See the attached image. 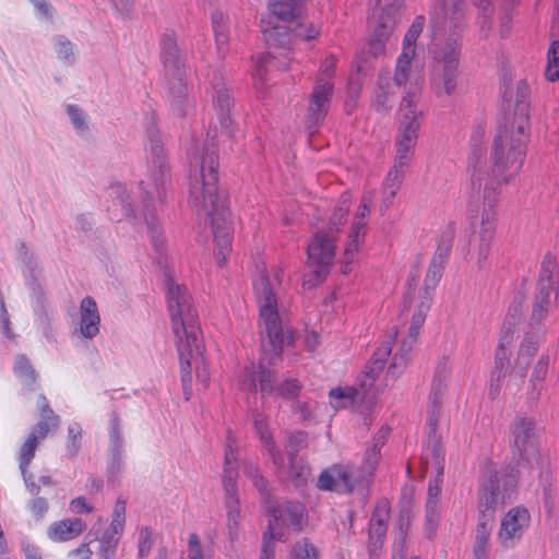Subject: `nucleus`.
Segmentation results:
<instances>
[{
	"mask_svg": "<svg viewBox=\"0 0 559 559\" xmlns=\"http://www.w3.org/2000/svg\"><path fill=\"white\" fill-rule=\"evenodd\" d=\"M502 100L511 107L514 102V112L506 114L503 126L499 127L492 142L491 159L493 170L490 175L486 163V150L477 143L476 134L472 136V150L468 158L473 202L478 203L484 194L490 193L497 199L496 190L502 182L518 174L522 168L528 139L530 86L524 80L513 86L511 79H502Z\"/></svg>",
	"mask_w": 559,
	"mask_h": 559,
	"instance_id": "f257e3e1",
	"label": "nucleus"
},
{
	"mask_svg": "<svg viewBox=\"0 0 559 559\" xmlns=\"http://www.w3.org/2000/svg\"><path fill=\"white\" fill-rule=\"evenodd\" d=\"M281 270L261 271L253 281L255 299L259 305V328L261 335L262 358L258 365L252 364L243 369L240 378V388L243 391L257 392L262 396L276 394L284 400L298 396L302 385L298 379L287 378L276 385L275 373L265 367L264 362L272 365L278 358L286 345L293 343V331L281 320L276 289L281 286Z\"/></svg>",
	"mask_w": 559,
	"mask_h": 559,
	"instance_id": "f03ea898",
	"label": "nucleus"
},
{
	"mask_svg": "<svg viewBox=\"0 0 559 559\" xmlns=\"http://www.w3.org/2000/svg\"><path fill=\"white\" fill-rule=\"evenodd\" d=\"M217 146L211 142L204 145L202 154L194 156L189 174V203L199 215L210 221L216 260L223 265L231 247V225L226 197L218 189Z\"/></svg>",
	"mask_w": 559,
	"mask_h": 559,
	"instance_id": "7ed1b4c3",
	"label": "nucleus"
},
{
	"mask_svg": "<svg viewBox=\"0 0 559 559\" xmlns=\"http://www.w3.org/2000/svg\"><path fill=\"white\" fill-rule=\"evenodd\" d=\"M146 139L148 143V177L142 180L140 187L143 190V213L136 216L129 201L127 188L122 183H112L108 194L114 204L120 205L124 217H133L135 222L144 223L147 227L152 246L156 252L164 248L163 229L156 216L157 204L162 203L169 181V167L163 150V142L159 130L152 117L146 126Z\"/></svg>",
	"mask_w": 559,
	"mask_h": 559,
	"instance_id": "20e7f679",
	"label": "nucleus"
},
{
	"mask_svg": "<svg viewBox=\"0 0 559 559\" xmlns=\"http://www.w3.org/2000/svg\"><path fill=\"white\" fill-rule=\"evenodd\" d=\"M465 0H441L432 10L430 23L433 32L432 55L441 66L436 68L432 87L437 96L452 95L456 88L460 57L459 33L464 27Z\"/></svg>",
	"mask_w": 559,
	"mask_h": 559,
	"instance_id": "39448f33",
	"label": "nucleus"
},
{
	"mask_svg": "<svg viewBox=\"0 0 559 559\" xmlns=\"http://www.w3.org/2000/svg\"><path fill=\"white\" fill-rule=\"evenodd\" d=\"M165 287L168 312L181 364L182 381L186 385L190 381L191 359L201 354L199 314L188 287L177 283L167 272L165 273Z\"/></svg>",
	"mask_w": 559,
	"mask_h": 559,
	"instance_id": "423d86ee",
	"label": "nucleus"
},
{
	"mask_svg": "<svg viewBox=\"0 0 559 559\" xmlns=\"http://www.w3.org/2000/svg\"><path fill=\"white\" fill-rule=\"evenodd\" d=\"M297 0H276L270 4L271 16L262 21L261 32L269 48L294 49L296 40L317 38L320 27L301 16Z\"/></svg>",
	"mask_w": 559,
	"mask_h": 559,
	"instance_id": "0eeeda50",
	"label": "nucleus"
},
{
	"mask_svg": "<svg viewBox=\"0 0 559 559\" xmlns=\"http://www.w3.org/2000/svg\"><path fill=\"white\" fill-rule=\"evenodd\" d=\"M380 456V444L376 442L369 448L360 466L353 464H335L324 469L318 478V487L322 490L349 493L358 490L365 496L372 479Z\"/></svg>",
	"mask_w": 559,
	"mask_h": 559,
	"instance_id": "6e6552de",
	"label": "nucleus"
},
{
	"mask_svg": "<svg viewBox=\"0 0 559 559\" xmlns=\"http://www.w3.org/2000/svg\"><path fill=\"white\" fill-rule=\"evenodd\" d=\"M393 338L389 336L376 349L369 364L366 366L364 374L358 379V386L342 389H332L330 397L332 405L336 408L366 404L370 407L376 401V393L372 391L374 381L382 372L385 360L392 352Z\"/></svg>",
	"mask_w": 559,
	"mask_h": 559,
	"instance_id": "1a4fd4ad",
	"label": "nucleus"
},
{
	"mask_svg": "<svg viewBox=\"0 0 559 559\" xmlns=\"http://www.w3.org/2000/svg\"><path fill=\"white\" fill-rule=\"evenodd\" d=\"M349 211V199L342 195L329 223V231H317L307 247L308 262L314 267L313 275L317 282H322L330 272L334 259L335 246L333 234L337 233L346 221Z\"/></svg>",
	"mask_w": 559,
	"mask_h": 559,
	"instance_id": "9d476101",
	"label": "nucleus"
},
{
	"mask_svg": "<svg viewBox=\"0 0 559 559\" xmlns=\"http://www.w3.org/2000/svg\"><path fill=\"white\" fill-rule=\"evenodd\" d=\"M418 88L409 87L400 105V134L396 139V157L394 165L407 168L417 143L418 131L423 121V110L417 107Z\"/></svg>",
	"mask_w": 559,
	"mask_h": 559,
	"instance_id": "9b49d317",
	"label": "nucleus"
},
{
	"mask_svg": "<svg viewBox=\"0 0 559 559\" xmlns=\"http://www.w3.org/2000/svg\"><path fill=\"white\" fill-rule=\"evenodd\" d=\"M516 485L518 479L513 472L488 468L483 474L478 490L479 513H488L495 516L497 508L512 498Z\"/></svg>",
	"mask_w": 559,
	"mask_h": 559,
	"instance_id": "f8f14e48",
	"label": "nucleus"
},
{
	"mask_svg": "<svg viewBox=\"0 0 559 559\" xmlns=\"http://www.w3.org/2000/svg\"><path fill=\"white\" fill-rule=\"evenodd\" d=\"M370 27L372 29L368 43V52L378 57L384 52L385 44L392 35L399 19L403 0H374Z\"/></svg>",
	"mask_w": 559,
	"mask_h": 559,
	"instance_id": "ddd939ff",
	"label": "nucleus"
},
{
	"mask_svg": "<svg viewBox=\"0 0 559 559\" xmlns=\"http://www.w3.org/2000/svg\"><path fill=\"white\" fill-rule=\"evenodd\" d=\"M238 477L237 454L230 438L226 443L223 471V486L225 489V508L227 510V525L229 538L238 536L240 507L237 495L236 480Z\"/></svg>",
	"mask_w": 559,
	"mask_h": 559,
	"instance_id": "4468645a",
	"label": "nucleus"
},
{
	"mask_svg": "<svg viewBox=\"0 0 559 559\" xmlns=\"http://www.w3.org/2000/svg\"><path fill=\"white\" fill-rule=\"evenodd\" d=\"M427 451L430 452L432 465L437 471L436 477L429 480L427 500L425 504V532L428 538H431L435 535L440 522V495L443 483V465L442 451L438 442H433L432 445H429Z\"/></svg>",
	"mask_w": 559,
	"mask_h": 559,
	"instance_id": "2eb2a0df",
	"label": "nucleus"
},
{
	"mask_svg": "<svg viewBox=\"0 0 559 559\" xmlns=\"http://www.w3.org/2000/svg\"><path fill=\"white\" fill-rule=\"evenodd\" d=\"M305 509L298 502L285 501L274 507L272 510L273 521H270L267 531L262 536V547L265 542H270L273 547V555L275 554L274 540H285L284 534L277 532V527H292L294 531L302 528Z\"/></svg>",
	"mask_w": 559,
	"mask_h": 559,
	"instance_id": "dca6fc26",
	"label": "nucleus"
},
{
	"mask_svg": "<svg viewBox=\"0 0 559 559\" xmlns=\"http://www.w3.org/2000/svg\"><path fill=\"white\" fill-rule=\"evenodd\" d=\"M558 292V264L556 258L548 252L542 262L533 308L550 311L557 305Z\"/></svg>",
	"mask_w": 559,
	"mask_h": 559,
	"instance_id": "f3484780",
	"label": "nucleus"
},
{
	"mask_svg": "<svg viewBox=\"0 0 559 559\" xmlns=\"http://www.w3.org/2000/svg\"><path fill=\"white\" fill-rule=\"evenodd\" d=\"M511 445L513 452L527 464L537 459L535 423L526 416H518L511 424Z\"/></svg>",
	"mask_w": 559,
	"mask_h": 559,
	"instance_id": "a211bd4d",
	"label": "nucleus"
},
{
	"mask_svg": "<svg viewBox=\"0 0 559 559\" xmlns=\"http://www.w3.org/2000/svg\"><path fill=\"white\" fill-rule=\"evenodd\" d=\"M531 515L526 508H511L501 519L498 532V540L502 548H514L522 539L524 532L528 528Z\"/></svg>",
	"mask_w": 559,
	"mask_h": 559,
	"instance_id": "6ab92c4d",
	"label": "nucleus"
},
{
	"mask_svg": "<svg viewBox=\"0 0 559 559\" xmlns=\"http://www.w3.org/2000/svg\"><path fill=\"white\" fill-rule=\"evenodd\" d=\"M451 371V364L447 357H442L435 369V374L429 394V406L427 415V425L433 431L438 424V418L447 389V379Z\"/></svg>",
	"mask_w": 559,
	"mask_h": 559,
	"instance_id": "aec40b11",
	"label": "nucleus"
},
{
	"mask_svg": "<svg viewBox=\"0 0 559 559\" xmlns=\"http://www.w3.org/2000/svg\"><path fill=\"white\" fill-rule=\"evenodd\" d=\"M166 80V98L174 115L185 117L190 107L189 88L186 82V70L178 69L177 72H165Z\"/></svg>",
	"mask_w": 559,
	"mask_h": 559,
	"instance_id": "412c9836",
	"label": "nucleus"
},
{
	"mask_svg": "<svg viewBox=\"0 0 559 559\" xmlns=\"http://www.w3.org/2000/svg\"><path fill=\"white\" fill-rule=\"evenodd\" d=\"M480 200L483 201L484 207L476 261L479 269L485 265L489 255L490 242L495 235V205L497 203V199L491 198L490 193L484 194V198H480Z\"/></svg>",
	"mask_w": 559,
	"mask_h": 559,
	"instance_id": "4be33fe9",
	"label": "nucleus"
},
{
	"mask_svg": "<svg viewBox=\"0 0 559 559\" xmlns=\"http://www.w3.org/2000/svg\"><path fill=\"white\" fill-rule=\"evenodd\" d=\"M213 106L222 133L230 135L231 118L229 115L233 98L226 88L221 71H214L211 80Z\"/></svg>",
	"mask_w": 559,
	"mask_h": 559,
	"instance_id": "5701e85b",
	"label": "nucleus"
},
{
	"mask_svg": "<svg viewBox=\"0 0 559 559\" xmlns=\"http://www.w3.org/2000/svg\"><path fill=\"white\" fill-rule=\"evenodd\" d=\"M333 84L323 79L318 80L310 95L307 115L308 129H314L324 120L331 105Z\"/></svg>",
	"mask_w": 559,
	"mask_h": 559,
	"instance_id": "b1692460",
	"label": "nucleus"
},
{
	"mask_svg": "<svg viewBox=\"0 0 559 559\" xmlns=\"http://www.w3.org/2000/svg\"><path fill=\"white\" fill-rule=\"evenodd\" d=\"M269 49L270 51L267 55H258L253 60L254 64L251 70V74L255 82H263L265 80L266 72L271 68L287 70L289 61L293 60L289 56L294 49Z\"/></svg>",
	"mask_w": 559,
	"mask_h": 559,
	"instance_id": "393cba45",
	"label": "nucleus"
},
{
	"mask_svg": "<svg viewBox=\"0 0 559 559\" xmlns=\"http://www.w3.org/2000/svg\"><path fill=\"white\" fill-rule=\"evenodd\" d=\"M28 287L31 289L33 311L36 316L35 322L47 340H51L53 337L55 329L46 305L45 292L35 277L28 283Z\"/></svg>",
	"mask_w": 559,
	"mask_h": 559,
	"instance_id": "a878e982",
	"label": "nucleus"
},
{
	"mask_svg": "<svg viewBox=\"0 0 559 559\" xmlns=\"http://www.w3.org/2000/svg\"><path fill=\"white\" fill-rule=\"evenodd\" d=\"M100 316L94 298L86 296L80 302L79 331L84 338H94L99 333Z\"/></svg>",
	"mask_w": 559,
	"mask_h": 559,
	"instance_id": "bb28decb",
	"label": "nucleus"
},
{
	"mask_svg": "<svg viewBox=\"0 0 559 559\" xmlns=\"http://www.w3.org/2000/svg\"><path fill=\"white\" fill-rule=\"evenodd\" d=\"M124 439L121 433L120 418L116 412L111 413L109 426V472L111 474L120 471L123 464Z\"/></svg>",
	"mask_w": 559,
	"mask_h": 559,
	"instance_id": "cd10ccee",
	"label": "nucleus"
},
{
	"mask_svg": "<svg viewBox=\"0 0 559 559\" xmlns=\"http://www.w3.org/2000/svg\"><path fill=\"white\" fill-rule=\"evenodd\" d=\"M86 528L85 522L80 518H69L51 523L47 536L52 542H67L80 536Z\"/></svg>",
	"mask_w": 559,
	"mask_h": 559,
	"instance_id": "c85d7f7f",
	"label": "nucleus"
},
{
	"mask_svg": "<svg viewBox=\"0 0 559 559\" xmlns=\"http://www.w3.org/2000/svg\"><path fill=\"white\" fill-rule=\"evenodd\" d=\"M417 343V336L407 334L401 342L399 350L394 354L385 374V385L394 382L396 378L405 370L411 358V352Z\"/></svg>",
	"mask_w": 559,
	"mask_h": 559,
	"instance_id": "c756f323",
	"label": "nucleus"
},
{
	"mask_svg": "<svg viewBox=\"0 0 559 559\" xmlns=\"http://www.w3.org/2000/svg\"><path fill=\"white\" fill-rule=\"evenodd\" d=\"M543 334L526 331L523 342L520 345L515 367L520 373L521 379L525 377L527 366L531 362L532 357L537 353Z\"/></svg>",
	"mask_w": 559,
	"mask_h": 559,
	"instance_id": "7c9ffc66",
	"label": "nucleus"
},
{
	"mask_svg": "<svg viewBox=\"0 0 559 559\" xmlns=\"http://www.w3.org/2000/svg\"><path fill=\"white\" fill-rule=\"evenodd\" d=\"M160 53L165 72L174 71L178 73V69H183L185 64L179 53L176 38L173 34H164L160 38Z\"/></svg>",
	"mask_w": 559,
	"mask_h": 559,
	"instance_id": "2f4dec72",
	"label": "nucleus"
},
{
	"mask_svg": "<svg viewBox=\"0 0 559 559\" xmlns=\"http://www.w3.org/2000/svg\"><path fill=\"white\" fill-rule=\"evenodd\" d=\"M392 98L390 78L380 74L371 99V107L379 114H388L392 109Z\"/></svg>",
	"mask_w": 559,
	"mask_h": 559,
	"instance_id": "473e14b6",
	"label": "nucleus"
},
{
	"mask_svg": "<svg viewBox=\"0 0 559 559\" xmlns=\"http://www.w3.org/2000/svg\"><path fill=\"white\" fill-rule=\"evenodd\" d=\"M367 221L364 217L355 216L352 223L349 240L344 251V259L346 266L343 269V273L347 272V264L352 262L356 252H358L360 245L364 241L366 234Z\"/></svg>",
	"mask_w": 559,
	"mask_h": 559,
	"instance_id": "72a5a7b5",
	"label": "nucleus"
},
{
	"mask_svg": "<svg viewBox=\"0 0 559 559\" xmlns=\"http://www.w3.org/2000/svg\"><path fill=\"white\" fill-rule=\"evenodd\" d=\"M492 521L493 515L480 513L475 534L474 559H487V547Z\"/></svg>",
	"mask_w": 559,
	"mask_h": 559,
	"instance_id": "f704fd0d",
	"label": "nucleus"
},
{
	"mask_svg": "<svg viewBox=\"0 0 559 559\" xmlns=\"http://www.w3.org/2000/svg\"><path fill=\"white\" fill-rule=\"evenodd\" d=\"M212 26L215 36V43L217 47V53L221 57H225L228 50L229 43V22L228 17L219 11L215 10L211 14Z\"/></svg>",
	"mask_w": 559,
	"mask_h": 559,
	"instance_id": "c9c22d12",
	"label": "nucleus"
},
{
	"mask_svg": "<svg viewBox=\"0 0 559 559\" xmlns=\"http://www.w3.org/2000/svg\"><path fill=\"white\" fill-rule=\"evenodd\" d=\"M94 535V538L98 540L97 557L98 559H116L117 547L122 533L114 532L111 527H107L100 537L94 534L93 531L87 536Z\"/></svg>",
	"mask_w": 559,
	"mask_h": 559,
	"instance_id": "e433bc0d",
	"label": "nucleus"
},
{
	"mask_svg": "<svg viewBox=\"0 0 559 559\" xmlns=\"http://www.w3.org/2000/svg\"><path fill=\"white\" fill-rule=\"evenodd\" d=\"M549 368V356L542 355L536 365L534 366L533 372L530 378L531 388L528 390V399L537 401L544 390L543 381L546 379Z\"/></svg>",
	"mask_w": 559,
	"mask_h": 559,
	"instance_id": "4c0bfd02",
	"label": "nucleus"
},
{
	"mask_svg": "<svg viewBox=\"0 0 559 559\" xmlns=\"http://www.w3.org/2000/svg\"><path fill=\"white\" fill-rule=\"evenodd\" d=\"M455 236V228L453 224H448L437 238V248L431 258V262L445 265Z\"/></svg>",
	"mask_w": 559,
	"mask_h": 559,
	"instance_id": "58836bf2",
	"label": "nucleus"
},
{
	"mask_svg": "<svg viewBox=\"0 0 559 559\" xmlns=\"http://www.w3.org/2000/svg\"><path fill=\"white\" fill-rule=\"evenodd\" d=\"M254 428L260 436L261 441L265 444L266 450L272 455L273 462L280 464L283 461L281 451L276 448L272 435L267 428V423L262 414L255 412L253 415Z\"/></svg>",
	"mask_w": 559,
	"mask_h": 559,
	"instance_id": "ea45409f",
	"label": "nucleus"
},
{
	"mask_svg": "<svg viewBox=\"0 0 559 559\" xmlns=\"http://www.w3.org/2000/svg\"><path fill=\"white\" fill-rule=\"evenodd\" d=\"M405 170V167L393 165V167L388 173L383 183V203L386 207L392 204L393 199L400 190L404 180Z\"/></svg>",
	"mask_w": 559,
	"mask_h": 559,
	"instance_id": "a19ab883",
	"label": "nucleus"
},
{
	"mask_svg": "<svg viewBox=\"0 0 559 559\" xmlns=\"http://www.w3.org/2000/svg\"><path fill=\"white\" fill-rule=\"evenodd\" d=\"M14 373L22 380L23 384L29 391H34L36 389L38 374L25 355H19L16 357L14 364Z\"/></svg>",
	"mask_w": 559,
	"mask_h": 559,
	"instance_id": "79ce46f5",
	"label": "nucleus"
},
{
	"mask_svg": "<svg viewBox=\"0 0 559 559\" xmlns=\"http://www.w3.org/2000/svg\"><path fill=\"white\" fill-rule=\"evenodd\" d=\"M414 56V50H411L409 48L403 49L402 53L399 56L393 76L394 83L396 85L402 86L406 84Z\"/></svg>",
	"mask_w": 559,
	"mask_h": 559,
	"instance_id": "37998d69",
	"label": "nucleus"
},
{
	"mask_svg": "<svg viewBox=\"0 0 559 559\" xmlns=\"http://www.w3.org/2000/svg\"><path fill=\"white\" fill-rule=\"evenodd\" d=\"M53 48L57 57L64 64H73L76 60L74 45L63 35L53 38Z\"/></svg>",
	"mask_w": 559,
	"mask_h": 559,
	"instance_id": "c03bdc74",
	"label": "nucleus"
},
{
	"mask_svg": "<svg viewBox=\"0 0 559 559\" xmlns=\"http://www.w3.org/2000/svg\"><path fill=\"white\" fill-rule=\"evenodd\" d=\"M83 429L79 423H72L68 427V440L66 445L67 455L74 457L82 447Z\"/></svg>",
	"mask_w": 559,
	"mask_h": 559,
	"instance_id": "a18cd8bd",
	"label": "nucleus"
},
{
	"mask_svg": "<svg viewBox=\"0 0 559 559\" xmlns=\"http://www.w3.org/2000/svg\"><path fill=\"white\" fill-rule=\"evenodd\" d=\"M308 444V435L304 431H297L288 437V463L292 469L295 468V462L298 452Z\"/></svg>",
	"mask_w": 559,
	"mask_h": 559,
	"instance_id": "49530a36",
	"label": "nucleus"
},
{
	"mask_svg": "<svg viewBox=\"0 0 559 559\" xmlns=\"http://www.w3.org/2000/svg\"><path fill=\"white\" fill-rule=\"evenodd\" d=\"M545 76L550 82L559 79V41H554L548 49Z\"/></svg>",
	"mask_w": 559,
	"mask_h": 559,
	"instance_id": "de8ad7c7",
	"label": "nucleus"
},
{
	"mask_svg": "<svg viewBox=\"0 0 559 559\" xmlns=\"http://www.w3.org/2000/svg\"><path fill=\"white\" fill-rule=\"evenodd\" d=\"M39 442L40 441H38L37 439H35L34 437L28 435L27 439L25 440V442L22 444V447L20 449L19 461H20V469H21V473L23 476H25V472L35 455V451H36Z\"/></svg>",
	"mask_w": 559,
	"mask_h": 559,
	"instance_id": "09e8293b",
	"label": "nucleus"
},
{
	"mask_svg": "<svg viewBox=\"0 0 559 559\" xmlns=\"http://www.w3.org/2000/svg\"><path fill=\"white\" fill-rule=\"evenodd\" d=\"M425 25V16L424 15H417L412 25L409 26L407 33L404 36L403 40V49L409 48L411 50L415 51V45L417 41V38L421 34Z\"/></svg>",
	"mask_w": 559,
	"mask_h": 559,
	"instance_id": "8fccbe9b",
	"label": "nucleus"
},
{
	"mask_svg": "<svg viewBox=\"0 0 559 559\" xmlns=\"http://www.w3.org/2000/svg\"><path fill=\"white\" fill-rule=\"evenodd\" d=\"M443 270H444L443 265L430 261L426 276H425V281H424L425 294L427 296H430V293L433 292L435 288L437 287L438 283L440 282L441 277H442Z\"/></svg>",
	"mask_w": 559,
	"mask_h": 559,
	"instance_id": "3c124183",
	"label": "nucleus"
},
{
	"mask_svg": "<svg viewBox=\"0 0 559 559\" xmlns=\"http://www.w3.org/2000/svg\"><path fill=\"white\" fill-rule=\"evenodd\" d=\"M509 361H503L495 358V368L491 371L489 391V395L491 399H495L499 394L500 381L506 376Z\"/></svg>",
	"mask_w": 559,
	"mask_h": 559,
	"instance_id": "603ef678",
	"label": "nucleus"
},
{
	"mask_svg": "<svg viewBox=\"0 0 559 559\" xmlns=\"http://www.w3.org/2000/svg\"><path fill=\"white\" fill-rule=\"evenodd\" d=\"M243 474L247 478H249L253 486L259 490V492L266 498L269 496L267 491V481L260 474V469L254 464H247L243 469Z\"/></svg>",
	"mask_w": 559,
	"mask_h": 559,
	"instance_id": "864d4df0",
	"label": "nucleus"
},
{
	"mask_svg": "<svg viewBox=\"0 0 559 559\" xmlns=\"http://www.w3.org/2000/svg\"><path fill=\"white\" fill-rule=\"evenodd\" d=\"M290 559H318V552L313 544L302 538L295 544Z\"/></svg>",
	"mask_w": 559,
	"mask_h": 559,
	"instance_id": "5fc2aeb1",
	"label": "nucleus"
},
{
	"mask_svg": "<svg viewBox=\"0 0 559 559\" xmlns=\"http://www.w3.org/2000/svg\"><path fill=\"white\" fill-rule=\"evenodd\" d=\"M126 521V500L118 499L115 503L111 516V523L109 527L116 533H123Z\"/></svg>",
	"mask_w": 559,
	"mask_h": 559,
	"instance_id": "6e6d98bb",
	"label": "nucleus"
},
{
	"mask_svg": "<svg viewBox=\"0 0 559 559\" xmlns=\"http://www.w3.org/2000/svg\"><path fill=\"white\" fill-rule=\"evenodd\" d=\"M67 114L69 115L70 120L78 132H86L88 130L86 116L79 106L72 104L68 105Z\"/></svg>",
	"mask_w": 559,
	"mask_h": 559,
	"instance_id": "4d7b16f0",
	"label": "nucleus"
},
{
	"mask_svg": "<svg viewBox=\"0 0 559 559\" xmlns=\"http://www.w3.org/2000/svg\"><path fill=\"white\" fill-rule=\"evenodd\" d=\"M386 524H370L369 523V547L372 551L382 546L383 539L386 534Z\"/></svg>",
	"mask_w": 559,
	"mask_h": 559,
	"instance_id": "13d9d810",
	"label": "nucleus"
},
{
	"mask_svg": "<svg viewBox=\"0 0 559 559\" xmlns=\"http://www.w3.org/2000/svg\"><path fill=\"white\" fill-rule=\"evenodd\" d=\"M153 545L152 531L150 527H142L139 532L138 540V556L143 559L146 558L151 551Z\"/></svg>",
	"mask_w": 559,
	"mask_h": 559,
	"instance_id": "bf43d9fd",
	"label": "nucleus"
},
{
	"mask_svg": "<svg viewBox=\"0 0 559 559\" xmlns=\"http://www.w3.org/2000/svg\"><path fill=\"white\" fill-rule=\"evenodd\" d=\"M429 304L426 301H423L420 306L418 307V310L413 314L411 325L408 329V334L415 335L418 337L419 330L423 326L426 313L429 310Z\"/></svg>",
	"mask_w": 559,
	"mask_h": 559,
	"instance_id": "052dcab7",
	"label": "nucleus"
},
{
	"mask_svg": "<svg viewBox=\"0 0 559 559\" xmlns=\"http://www.w3.org/2000/svg\"><path fill=\"white\" fill-rule=\"evenodd\" d=\"M549 310L532 309L528 321V330L545 335L546 331L543 328V321L547 318Z\"/></svg>",
	"mask_w": 559,
	"mask_h": 559,
	"instance_id": "680f3d73",
	"label": "nucleus"
},
{
	"mask_svg": "<svg viewBox=\"0 0 559 559\" xmlns=\"http://www.w3.org/2000/svg\"><path fill=\"white\" fill-rule=\"evenodd\" d=\"M522 305H523V297L518 296L514 298L513 302L510 305L508 309V313L504 318V321L507 324L516 325L522 317Z\"/></svg>",
	"mask_w": 559,
	"mask_h": 559,
	"instance_id": "e2e57ef3",
	"label": "nucleus"
},
{
	"mask_svg": "<svg viewBox=\"0 0 559 559\" xmlns=\"http://www.w3.org/2000/svg\"><path fill=\"white\" fill-rule=\"evenodd\" d=\"M390 514V508L386 500H381L374 508L370 524H386Z\"/></svg>",
	"mask_w": 559,
	"mask_h": 559,
	"instance_id": "0e129e2a",
	"label": "nucleus"
},
{
	"mask_svg": "<svg viewBox=\"0 0 559 559\" xmlns=\"http://www.w3.org/2000/svg\"><path fill=\"white\" fill-rule=\"evenodd\" d=\"M55 430L50 424V421L47 420H39L36 425L33 426L29 435L37 439L38 441L44 440L48 433Z\"/></svg>",
	"mask_w": 559,
	"mask_h": 559,
	"instance_id": "69168bd1",
	"label": "nucleus"
},
{
	"mask_svg": "<svg viewBox=\"0 0 559 559\" xmlns=\"http://www.w3.org/2000/svg\"><path fill=\"white\" fill-rule=\"evenodd\" d=\"M515 332L516 325H511L503 322L498 345L509 347L514 341Z\"/></svg>",
	"mask_w": 559,
	"mask_h": 559,
	"instance_id": "338daca9",
	"label": "nucleus"
},
{
	"mask_svg": "<svg viewBox=\"0 0 559 559\" xmlns=\"http://www.w3.org/2000/svg\"><path fill=\"white\" fill-rule=\"evenodd\" d=\"M48 501L43 497H37L31 502V512L37 519H41L48 511Z\"/></svg>",
	"mask_w": 559,
	"mask_h": 559,
	"instance_id": "774afa93",
	"label": "nucleus"
}]
</instances>
